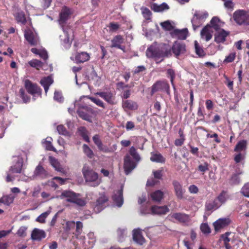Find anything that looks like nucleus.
<instances>
[{"mask_svg":"<svg viewBox=\"0 0 249 249\" xmlns=\"http://www.w3.org/2000/svg\"><path fill=\"white\" fill-rule=\"evenodd\" d=\"M129 152L130 155H126L124 159V168L126 175H128L135 169L137 163L141 160V157L134 147L132 146Z\"/></svg>","mask_w":249,"mask_h":249,"instance_id":"f257e3e1","label":"nucleus"},{"mask_svg":"<svg viewBox=\"0 0 249 249\" xmlns=\"http://www.w3.org/2000/svg\"><path fill=\"white\" fill-rule=\"evenodd\" d=\"M170 54V50L165 45L159 47L156 44L152 45L147 48L146 52V56L149 58H154L157 63L161 62L165 56Z\"/></svg>","mask_w":249,"mask_h":249,"instance_id":"f03ea898","label":"nucleus"},{"mask_svg":"<svg viewBox=\"0 0 249 249\" xmlns=\"http://www.w3.org/2000/svg\"><path fill=\"white\" fill-rule=\"evenodd\" d=\"M82 173L85 180L90 186H97L101 183V179L97 173L85 165L82 169Z\"/></svg>","mask_w":249,"mask_h":249,"instance_id":"7ed1b4c3","label":"nucleus"},{"mask_svg":"<svg viewBox=\"0 0 249 249\" xmlns=\"http://www.w3.org/2000/svg\"><path fill=\"white\" fill-rule=\"evenodd\" d=\"M61 44L66 49L69 48L71 46L73 38L72 30L70 28L63 27V33L59 36Z\"/></svg>","mask_w":249,"mask_h":249,"instance_id":"20e7f679","label":"nucleus"},{"mask_svg":"<svg viewBox=\"0 0 249 249\" xmlns=\"http://www.w3.org/2000/svg\"><path fill=\"white\" fill-rule=\"evenodd\" d=\"M233 18L239 25H249V14L245 10L236 11L233 14Z\"/></svg>","mask_w":249,"mask_h":249,"instance_id":"39448f33","label":"nucleus"},{"mask_svg":"<svg viewBox=\"0 0 249 249\" xmlns=\"http://www.w3.org/2000/svg\"><path fill=\"white\" fill-rule=\"evenodd\" d=\"M24 37L28 43L32 46H36L39 43V37L36 32L31 29L25 30Z\"/></svg>","mask_w":249,"mask_h":249,"instance_id":"423d86ee","label":"nucleus"},{"mask_svg":"<svg viewBox=\"0 0 249 249\" xmlns=\"http://www.w3.org/2000/svg\"><path fill=\"white\" fill-rule=\"evenodd\" d=\"M25 87L28 93L33 96V99L35 97L41 96V89L36 85L32 83L29 80L25 81Z\"/></svg>","mask_w":249,"mask_h":249,"instance_id":"0eeeda50","label":"nucleus"},{"mask_svg":"<svg viewBox=\"0 0 249 249\" xmlns=\"http://www.w3.org/2000/svg\"><path fill=\"white\" fill-rule=\"evenodd\" d=\"M49 175L48 171L39 164L36 167L33 175L30 178L33 180L36 178L45 179L49 177Z\"/></svg>","mask_w":249,"mask_h":249,"instance_id":"6e6552de","label":"nucleus"},{"mask_svg":"<svg viewBox=\"0 0 249 249\" xmlns=\"http://www.w3.org/2000/svg\"><path fill=\"white\" fill-rule=\"evenodd\" d=\"M92 113V109L87 106L80 107L77 110V113L80 118L89 122H91V115Z\"/></svg>","mask_w":249,"mask_h":249,"instance_id":"1a4fd4ad","label":"nucleus"},{"mask_svg":"<svg viewBox=\"0 0 249 249\" xmlns=\"http://www.w3.org/2000/svg\"><path fill=\"white\" fill-rule=\"evenodd\" d=\"M169 86L165 81H159L155 83L152 87L151 94L153 95L158 91H166L168 92Z\"/></svg>","mask_w":249,"mask_h":249,"instance_id":"9d476101","label":"nucleus"},{"mask_svg":"<svg viewBox=\"0 0 249 249\" xmlns=\"http://www.w3.org/2000/svg\"><path fill=\"white\" fill-rule=\"evenodd\" d=\"M107 201V198L104 195H101L95 202L94 207L95 212L98 213L102 211L106 207Z\"/></svg>","mask_w":249,"mask_h":249,"instance_id":"9b49d317","label":"nucleus"},{"mask_svg":"<svg viewBox=\"0 0 249 249\" xmlns=\"http://www.w3.org/2000/svg\"><path fill=\"white\" fill-rule=\"evenodd\" d=\"M96 94L110 105L116 104L115 94L111 91L98 92Z\"/></svg>","mask_w":249,"mask_h":249,"instance_id":"f8f14e48","label":"nucleus"},{"mask_svg":"<svg viewBox=\"0 0 249 249\" xmlns=\"http://www.w3.org/2000/svg\"><path fill=\"white\" fill-rule=\"evenodd\" d=\"M213 32V27L210 25H207L201 31V37L206 41H208L212 38Z\"/></svg>","mask_w":249,"mask_h":249,"instance_id":"ddd939ff","label":"nucleus"},{"mask_svg":"<svg viewBox=\"0 0 249 249\" xmlns=\"http://www.w3.org/2000/svg\"><path fill=\"white\" fill-rule=\"evenodd\" d=\"M188 34V32L187 28H184L181 30L174 29L171 33V36L173 37L181 40L185 39Z\"/></svg>","mask_w":249,"mask_h":249,"instance_id":"4468645a","label":"nucleus"},{"mask_svg":"<svg viewBox=\"0 0 249 249\" xmlns=\"http://www.w3.org/2000/svg\"><path fill=\"white\" fill-rule=\"evenodd\" d=\"M215 31H216L214 35L215 41L218 43L224 42L226 40V37L228 35V33L221 28Z\"/></svg>","mask_w":249,"mask_h":249,"instance_id":"2eb2a0df","label":"nucleus"},{"mask_svg":"<svg viewBox=\"0 0 249 249\" xmlns=\"http://www.w3.org/2000/svg\"><path fill=\"white\" fill-rule=\"evenodd\" d=\"M14 161L16 162V164L12 166L10 169V172L15 173H20L23 165V160L20 157H15Z\"/></svg>","mask_w":249,"mask_h":249,"instance_id":"dca6fc26","label":"nucleus"},{"mask_svg":"<svg viewBox=\"0 0 249 249\" xmlns=\"http://www.w3.org/2000/svg\"><path fill=\"white\" fill-rule=\"evenodd\" d=\"M89 53L83 52L76 53L75 56V59H74L73 56H71V59L72 60L75 61L76 63H81L89 60Z\"/></svg>","mask_w":249,"mask_h":249,"instance_id":"f3484780","label":"nucleus"},{"mask_svg":"<svg viewBox=\"0 0 249 249\" xmlns=\"http://www.w3.org/2000/svg\"><path fill=\"white\" fill-rule=\"evenodd\" d=\"M112 198L114 203L118 207H120L122 206L124 202L122 187L120 190L114 192V194L112 196Z\"/></svg>","mask_w":249,"mask_h":249,"instance_id":"a211bd4d","label":"nucleus"},{"mask_svg":"<svg viewBox=\"0 0 249 249\" xmlns=\"http://www.w3.org/2000/svg\"><path fill=\"white\" fill-rule=\"evenodd\" d=\"M171 217L178 222L183 223H187L190 220L189 215L181 213H174L171 215Z\"/></svg>","mask_w":249,"mask_h":249,"instance_id":"6ab92c4d","label":"nucleus"},{"mask_svg":"<svg viewBox=\"0 0 249 249\" xmlns=\"http://www.w3.org/2000/svg\"><path fill=\"white\" fill-rule=\"evenodd\" d=\"M173 186L175 192L176 196L178 199H182L183 198V195L185 192L184 189L182 188L181 185L178 181L173 182Z\"/></svg>","mask_w":249,"mask_h":249,"instance_id":"aec40b11","label":"nucleus"},{"mask_svg":"<svg viewBox=\"0 0 249 249\" xmlns=\"http://www.w3.org/2000/svg\"><path fill=\"white\" fill-rule=\"evenodd\" d=\"M92 139L94 143L97 145L100 151L105 153H109L111 152V150L108 147L103 144L98 135H94Z\"/></svg>","mask_w":249,"mask_h":249,"instance_id":"412c9836","label":"nucleus"},{"mask_svg":"<svg viewBox=\"0 0 249 249\" xmlns=\"http://www.w3.org/2000/svg\"><path fill=\"white\" fill-rule=\"evenodd\" d=\"M172 51L176 56H178L185 51V45L183 43L176 41L172 47Z\"/></svg>","mask_w":249,"mask_h":249,"instance_id":"4be33fe9","label":"nucleus"},{"mask_svg":"<svg viewBox=\"0 0 249 249\" xmlns=\"http://www.w3.org/2000/svg\"><path fill=\"white\" fill-rule=\"evenodd\" d=\"M46 236V233L43 230L37 228H35L32 231L31 238L33 240L39 241Z\"/></svg>","mask_w":249,"mask_h":249,"instance_id":"5701e85b","label":"nucleus"},{"mask_svg":"<svg viewBox=\"0 0 249 249\" xmlns=\"http://www.w3.org/2000/svg\"><path fill=\"white\" fill-rule=\"evenodd\" d=\"M133 239L136 243L139 245H142L145 242V239L139 229H134L133 231Z\"/></svg>","mask_w":249,"mask_h":249,"instance_id":"b1692460","label":"nucleus"},{"mask_svg":"<svg viewBox=\"0 0 249 249\" xmlns=\"http://www.w3.org/2000/svg\"><path fill=\"white\" fill-rule=\"evenodd\" d=\"M122 107L125 111L136 110L138 108L137 104L132 100H123Z\"/></svg>","mask_w":249,"mask_h":249,"instance_id":"393cba45","label":"nucleus"},{"mask_svg":"<svg viewBox=\"0 0 249 249\" xmlns=\"http://www.w3.org/2000/svg\"><path fill=\"white\" fill-rule=\"evenodd\" d=\"M79 206H83L86 204L85 200L81 197L80 194L73 192V195L69 201Z\"/></svg>","mask_w":249,"mask_h":249,"instance_id":"a878e982","label":"nucleus"},{"mask_svg":"<svg viewBox=\"0 0 249 249\" xmlns=\"http://www.w3.org/2000/svg\"><path fill=\"white\" fill-rule=\"evenodd\" d=\"M79 206H83L86 204L85 200L81 197L80 194L73 192V195L69 201Z\"/></svg>","mask_w":249,"mask_h":249,"instance_id":"bb28decb","label":"nucleus"},{"mask_svg":"<svg viewBox=\"0 0 249 249\" xmlns=\"http://www.w3.org/2000/svg\"><path fill=\"white\" fill-rule=\"evenodd\" d=\"M79 206H83L86 204L85 200L81 197L80 194L73 192V195L69 201Z\"/></svg>","mask_w":249,"mask_h":249,"instance_id":"cd10ccee","label":"nucleus"},{"mask_svg":"<svg viewBox=\"0 0 249 249\" xmlns=\"http://www.w3.org/2000/svg\"><path fill=\"white\" fill-rule=\"evenodd\" d=\"M230 223L229 218H221L217 220L213 223L214 229L216 231H218L221 229L227 226Z\"/></svg>","mask_w":249,"mask_h":249,"instance_id":"c85d7f7f","label":"nucleus"},{"mask_svg":"<svg viewBox=\"0 0 249 249\" xmlns=\"http://www.w3.org/2000/svg\"><path fill=\"white\" fill-rule=\"evenodd\" d=\"M111 47H115L119 48L124 52V47L122 46L121 45L123 43V38L120 35L115 36L111 40Z\"/></svg>","mask_w":249,"mask_h":249,"instance_id":"c756f323","label":"nucleus"},{"mask_svg":"<svg viewBox=\"0 0 249 249\" xmlns=\"http://www.w3.org/2000/svg\"><path fill=\"white\" fill-rule=\"evenodd\" d=\"M205 210L206 211H213L220 207L216 199L213 200H208L205 203Z\"/></svg>","mask_w":249,"mask_h":249,"instance_id":"7c9ffc66","label":"nucleus"},{"mask_svg":"<svg viewBox=\"0 0 249 249\" xmlns=\"http://www.w3.org/2000/svg\"><path fill=\"white\" fill-rule=\"evenodd\" d=\"M169 211V208L166 206H153L151 212L154 214H164Z\"/></svg>","mask_w":249,"mask_h":249,"instance_id":"2f4dec72","label":"nucleus"},{"mask_svg":"<svg viewBox=\"0 0 249 249\" xmlns=\"http://www.w3.org/2000/svg\"><path fill=\"white\" fill-rule=\"evenodd\" d=\"M71 14V11L69 8L66 7L63 8L60 14V23H64L68 19Z\"/></svg>","mask_w":249,"mask_h":249,"instance_id":"473e14b6","label":"nucleus"},{"mask_svg":"<svg viewBox=\"0 0 249 249\" xmlns=\"http://www.w3.org/2000/svg\"><path fill=\"white\" fill-rule=\"evenodd\" d=\"M208 13L206 11H196L193 18V22L195 23L196 20H201L204 22L208 18Z\"/></svg>","mask_w":249,"mask_h":249,"instance_id":"72a5a7b5","label":"nucleus"},{"mask_svg":"<svg viewBox=\"0 0 249 249\" xmlns=\"http://www.w3.org/2000/svg\"><path fill=\"white\" fill-rule=\"evenodd\" d=\"M41 85L43 87L45 93L46 94L49 87L53 84V80L51 76H48L42 78L40 82Z\"/></svg>","mask_w":249,"mask_h":249,"instance_id":"f704fd0d","label":"nucleus"},{"mask_svg":"<svg viewBox=\"0 0 249 249\" xmlns=\"http://www.w3.org/2000/svg\"><path fill=\"white\" fill-rule=\"evenodd\" d=\"M72 195H73V192L70 190H65L62 192L61 195L59 196H53L51 198H49V199H52L55 198H59L60 199L66 198V200L68 202H69Z\"/></svg>","mask_w":249,"mask_h":249,"instance_id":"c9c22d12","label":"nucleus"},{"mask_svg":"<svg viewBox=\"0 0 249 249\" xmlns=\"http://www.w3.org/2000/svg\"><path fill=\"white\" fill-rule=\"evenodd\" d=\"M164 193L160 190H157L151 194L152 200L156 202H160L163 198Z\"/></svg>","mask_w":249,"mask_h":249,"instance_id":"e433bc0d","label":"nucleus"},{"mask_svg":"<svg viewBox=\"0 0 249 249\" xmlns=\"http://www.w3.org/2000/svg\"><path fill=\"white\" fill-rule=\"evenodd\" d=\"M229 196L227 193L226 192L223 191L215 199L216 200H217L218 203L221 206L222 204L224 203L229 199Z\"/></svg>","mask_w":249,"mask_h":249,"instance_id":"4c0bfd02","label":"nucleus"},{"mask_svg":"<svg viewBox=\"0 0 249 249\" xmlns=\"http://www.w3.org/2000/svg\"><path fill=\"white\" fill-rule=\"evenodd\" d=\"M247 141L246 140H242L239 141L236 145L234 151L236 152L244 151L247 148Z\"/></svg>","mask_w":249,"mask_h":249,"instance_id":"58836bf2","label":"nucleus"},{"mask_svg":"<svg viewBox=\"0 0 249 249\" xmlns=\"http://www.w3.org/2000/svg\"><path fill=\"white\" fill-rule=\"evenodd\" d=\"M49 161L52 166L54 168L56 171L59 172L61 171L62 169L61 167L59 162L55 158L53 157H50Z\"/></svg>","mask_w":249,"mask_h":249,"instance_id":"ea45409f","label":"nucleus"},{"mask_svg":"<svg viewBox=\"0 0 249 249\" xmlns=\"http://www.w3.org/2000/svg\"><path fill=\"white\" fill-rule=\"evenodd\" d=\"M50 209H51V208L50 207ZM51 210H48L42 213H41L40 215H39L36 219V221L39 222L40 223H45L46 218L51 213Z\"/></svg>","mask_w":249,"mask_h":249,"instance_id":"a19ab883","label":"nucleus"},{"mask_svg":"<svg viewBox=\"0 0 249 249\" xmlns=\"http://www.w3.org/2000/svg\"><path fill=\"white\" fill-rule=\"evenodd\" d=\"M213 27V30H216L220 28V20L217 17L212 18L209 24Z\"/></svg>","mask_w":249,"mask_h":249,"instance_id":"79ce46f5","label":"nucleus"},{"mask_svg":"<svg viewBox=\"0 0 249 249\" xmlns=\"http://www.w3.org/2000/svg\"><path fill=\"white\" fill-rule=\"evenodd\" d=\"M79 134L83 137V139L87 142H89V139L88 135V131L84 127H80L78 128Z\"/></svg>","mask_w":249,"mask_h":249,"instance_id":"37998d69","label":"nucleus"},{"mask_svg":"<svg viewBox=\"0 0 249 249\" xmlns=\"http://www.w3.org/2000/svg\"><path fill=\"white\" fill-rule=\"evenodd\" d=\"M57 131L60 135H64L65 136L70 137V133L67 130L64 125L60 124L57 126Z\"/></svg>","mask_w":249,"mask_h":249,"instance_id":"c03bdc74","label":"nucleus"},{"mask_svg":"<svg viewBox=\"0 0 249 249\" xmlns=\"http://www.w3.org/2000/svg\"><path fill=\"white\" fill-rule=\"evenodd\" d=\"M150 160L152 161L157 162H163L164 161V159L160 153L152 154Z\"/></svg>","mask_w":249,"mask_h":249,"instance_id":"a18cd8bd","label":"nucleus"},{"mask_svg":"<svg viewBox=\"0 0 249 249\" xmlns=\"http://www.w3.org/2000/svg\"><path fill=\"white\" fill-rule=\"evenodd\" d=\"M16 18L18 22L24 24L26 22L25 15L22 11L18 12L16 14Z\"/></svg>","mask_w":249,"mask_h":249,"instance_id":"49530a36","label":"nucleus"},{"mask_svg":"<svg viewBox=\"0 0 249 249\" xmlns=\"http://www.w3.org/2000/svg\"><path fill=\"white\" fill-rule=\"evenodd\" d=\"M195 48L196 53L200 57H202L205 55V53L204 51L201 48L198 42L197 41H195Z\"/></svg>","mask_w":249,"mask_h":249,"instance_id":"de8ad7c7","label":"nucleus"},{"mask_svg":"<svg viewBox=\"0 0 249 249\" xmlns=\"http://www.w3.org/2000/svg\"><path fill=\"white\" fill-rule=\"evenodd\" d=\"M141 10L142 11V14L144 18L146 20L150 19L151 12L149 10V9L146 7H142Z\"/></svg>","mask_w":249,"mask_h":249,"instance_id":"09e8293b","label":"nucleus"},{"mask_svg":"<svg viewBox=\"0 0 249 249\" xmlns=\"http://www.w3.org/2000/svg\"><path fill=\"white\" fill-rule=\"evenodd\" d=\"M29 64L32 67L39 69L42 66V63L37 59H33L28 62Z\"/></svg>","mask_w":249,"mask_h":249,"instance_id":"8fccbe9b","label":"nucleus"},{"mask_svg":"<svg viewBox=\"0 0 249 249\" xmlns=\"http://www.w3.org/2000/svg\"><path fill=\"white\" fill-rule=\"evenodd\" d=\"M83 149L84 153L89 158H91L93 156V153L89 147L86 144H83Z\"/></svg>","mask_w":249,"mask_h":249,"instance_id":"3c124183","label":"nucleus"},{"mask_svg":"<svg viewBox=\"0 0 249 249\" xmlns=\"http://www.w3.org/2000/svg\"><path fill=\"white\" fill-rule=\"evenodd\" d=\"M200 228L201 231L204 234H208L211 232V229L207 223L201 224Z\"/></svg>","mask_w":249,"mask_h":249,"instance_id":"603ef678","label":"nucleus"},{"mask_svg":"<svg viewBox=\"0 0 249 249\" xmlns=\"http://www.w3.org/2000/svg\"><path fill=\"white\" fill-rule=\"evenodd\" d=\"M241 193L244 196L249 197V182L243 186L241 190Z\"/></svg>","mask_w":249,"mask_h":249,"instance_id":"864d4df0","label":"nucleus"},{"mask_svg":"<svg viewBox=\"0 0 249 249\" xmlns=\"http://www.w3.org/2000/svg\"><path fill=\"white\" fill-rule=\"evenodd\" d=\"M43 144L44 147H45L47 150L54 152L56 151V149L53 146L52 142H49L44 140L43 142Z\"/></svg>","mask_w":249,"mask_h":249,"instance_id":"5fc2aeb1","label":"nucleus"},{"mask_svg":"<svg viewBox=\"0 0 249 249\" xmlns=\"http://www.w3.org/2000/svg\"><path fill=\"white\" fill-rule=\"evenodd\" d=\"M53 99L55 101L60 103L62 102L64 100L61 93L57 91L54 92Z\"/></svg>","mask_w":249,"mask_h":249,"instance_id":"6e6d98bb","label":"nucleus"},{"mask_svg":"<svg viewBox=\"0 0 249 249\" xmlns=\"http://www.w3.org/2000/svg\"><path fill=\"white\" fill-rule=\"evenodd\" d=\"M117 234L119 237V241L122 242L126 234V231L124 229H119L117 231Z\"/></svg>","mask_w":249,"mask_h":249,"instance_id":"4d7b16f0","label":"nucleus"},{"mask_svg":"<svg viewBox=\"0 0 249 249\" xmlns=\"http://www.w3.org/2000/svg\"><path fill=\"white\" fill-rule=\"evenodd\" d=\"M161 27L166 30L170 31L173 29V26L169 21H166L160 23Z\"/></svg>","mask_w":249,"mask_h":249,"instance_id":"13d9d810","label":"nucleus"},{"mask_svg":"<svg viewBox=\"0 0 249 249\" xmlns=\"http://www.w3.org/2000/svg\"><path fill=\"white\" fill-rule=\"evenodd\" d=\"M19 93L20 97L23 99L24 103H27L30 101V97L25 93L24 90L23 89H20L19 90Z\"/></svg>","mask_w":249,"mask_h":249,"instance_id":"bf43d9fd","label":"nucleus"},{"mask_svg":"<svg viewBox=\"0 0 249 249\" xmlns=\"http://www.w3.org/2000/svg\"><path fill=\"white\" fill-rule=\"evenodd\" d=\"M89 99L95 104H96L97 106L105 108V104L100 99L96 98L94 97H89Z\"/></svg>","mask_w":249,"mask_h":249,"instance_id":"052dcab7","label":"nucleus"},{"mask_svg":"<svg viewBox=\"0 0 249 249\" xmlns=\"http://www.w3.org/2000/svg\"><path fill=\"white\" fill-rule=\"evenodd\" d=\"M76 226V233L77 235H79L81 234L83 228V224L80 221H77L75 223Z\"/></svg>","mask_w":249,"mask_h":249,"instance_id":"680f3d73","label":"nucleus"},{"mask_svg":"<svg viewBox=\"0 0 249 249\" xmlns=\"http://www.w3.org/2000/svg\"><path fill=\"white\" fill-rule=\"evenodd\" d=\"M75 226V223L73 221H69L67 222L66 225V230L67 231H69L73 229Z\"/></svg>","mask_w":249,"mask_h":249,"instance_id":"e2e57ef3","label":"nucleus"},{"mask_svg":"<svg viewBox=\"0 0 249 249\" xmlns=\"http://www.w3.org/2000/svg\"><path fill=\"white\" fill-rule=\"evenodd\" d=\"M236 56V53H230L227 57H226V58L224 60V62L227 63H230L232 62Z\"/></svg>","mask_w":249,"mask_h":249,"instance_id":"0e129e2a","label":"nucleus"},{"mask_svg":"<svg viewBox=\"0 0 249 249\" xmlns=\"http://www.w3.org/2000/svg\"><path fill=\"white\" fill-rule=\"evenodd\" d=\"M27 228L24 226L21 227L18 230L17 234L19 236H25L26 235V231Z\"/></svg>","mask_w":249,"mask_h":249,"instance_id":"69168bd1","label":"nucleus"},{"mask_svg":"<svg viewBox=\"0 0 249 249\" xmlns=\"http://www.w3.org/2000/svg\"><path fill=\"white\" fill-rule=\"evenodd\" d=\"M198 170L201 172L204 173L208 170V164L206 162L200 164L198 167Z\"/></svg>","mask_w":249,"mask_h":249,"instance_id":"338daca9","label":"nucleus"},{"mask_svg":"<svg viewBox=\"0 0 249 249\" xmlns=\"http://www.w3.org/2000/svg\"><path fill=\"white\" fill-rule=\"evenodd\" d=\"M191 22L192 24V26L193 27V29L194 30H196V29L199 27L203 22H202L201 20H196V21H195V23L193 22V18L191 20Z\"/></svg>","mask_w":249,"mask_h":249,"instance_id":"774afa93","label":"nucleus"}]
</instances>
